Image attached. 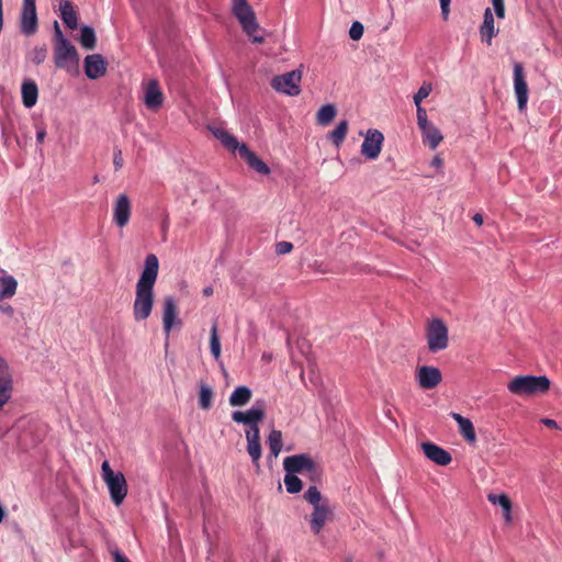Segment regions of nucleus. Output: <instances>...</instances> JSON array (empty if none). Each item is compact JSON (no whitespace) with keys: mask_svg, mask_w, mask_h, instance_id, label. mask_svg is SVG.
<instances>
[{"mask_svg":"<svg viewBox=\"0 0 562 562\" xmlns=\"http://www.w3.org/2000/svg\"><path fill=\"white\" fill-rule=\"evenodd\" d=\"M159 270V261L156 255L149 254L144 261V268L136 283L133 316L136 322H142L150 316L154 306V285Z\"/></svg>","mask_w":562,"mask_h":562,"instance_id":"1","label":"nucleus"},{"mask_svg":"<svg viewBox=\"0 0 562 562\" xmlns=\"http://www.w3.org/2000/svg\"><path fill=\"white\" fill-rule=\"evenodd\" d=\"M209 130L228 151L238 154L251 169L263 176L270 173L268 165L251 151L245 143H239L228 131L220 126H210Z\"/></svg>","mask_w":562,"mask_h":562,"instance_id":"2","label":"nucleus"},{"mask_svg":"<svg viewBox=\"0 0 562 562\" xmlns=\"http://www.w3.org/2000/svg\"><path fill=\"white\" fill-rule=\"evenodd\" d=\"M550 387V380L546 375H517L508 384V391L518 396H531L546 393Z\"/></svg>","mask_w":562,"mask_h":562,"instance_id":"3","label":"nucleus"},{"mask_svg":"<svg viewBox=\"0 0 562 562\" xmlns=\"http://www.w3.org/2000/svg\"><path fill=\"white\" fill-rule=\"evenodd\" d=\"M266 415V403L262 400L257 401L248 411H235L232 414V419L237 424L248 426L245 432L246 438L260 439L259 424L263 420Z\"/></svg>","mask_w":562,"mask_h":562,"instance_id":"4","label":"nucleus"},{"mask_svg":"<svg viewBox=\"0 0 562 562\" xmlns=\"http://www.w3.org/2000/svg\"><path fill=\"white\" fill-rule=\"evenodd\" d=\"M232 11L240 23L243 31L254 43L261 44L265 42L262 36L256 35V32L259 30V24L255 11L248 4L247 0H232Z\"/></svg>","mask_w":562,"mask_h":562,"instance_id":"5","label":"nucleus"},{"mask_svg":"<svg viewBox=\"0 0 562 562\" xmlns=\"http://www.w3.org/2000/svg\"><path fill=\"white\" fill-rule=\"evenodd\" d=\"M102 479L105 482L112 502L119 506L127 495V483L122 472H114L109 461H103L101 465Z\"/></svg>","mask_w":562,"mask_h":562,"instance_id":"6","label":"nucleus"},{"mask_svg":"<svg viewBox=\"0 0 562 562\" xmlns=\"http://www.w3.org/2000/svg\"><path fill=\"white\" fill-rule=\"evenodd\" d=\"M283 468L285 472L306 473L312 480H316L321 476V469L318 464L305 453L294 454L284 458Z\"/></svg>","mask_w":562,"mask_h":562,"instance_id":"7","label":"nucleus"},{"mask_svg":"<svg viewBox=\"0 0 562 562\" xmlns=\"http://www.w3.org/2000/svg\"><path fill=\"white\" fill-rule=\"evenodd\" d=\"M426 339L429 351L438 352L448 347V327L440 318L429 322L426 329Z\"/></svg>","mask_w":562,"mask_h":562,"instance_id":"8","label":"nucleus"},{"mask_svg":"<svg viewBox=\"0 0 562 562\" xmlns=\"http://www.w3.org/2000/svg\"><path fill=\"white\" fill-rule=\"evenodd\" d=\"M54 63L59 69L71 71L79 65V54L71 42L53 46Z\"/></svg>","mask_w":562,"mask_h":562,"instance_id":"9","label":"nucleus"},{"mask_svg":"<svg viewBox=\"0 0 562 562\" xmlns=\"http://www.w3.org/2000/svg\"><path fill=\"white\" fill-rule=\"evenodd\" d=\"M302 79V71L294 69L280 76H276L271 80V87L281 93L294 97L301 93L300 82Z\"/></svg>","mask_w":562,"mask_h":562,"instance_id":"10","label":"nucleus"},{"mask_svg":"<svg viewBox=\"0 0 562 562\" xmlns=\"http://www.w3.org/2000/svg\"><path fill=\"white\" fill-rule=\"evenodd\" d=\"M37 27L38 23L35 0H23L20 16L21 32L26 36H31L36 33Z\"/></svg>","mask_w":562,"mask_h":562,"instance_id":"11","label":"nucleus"},{"mask_svg":"<svg viewBox=\"0 0 562 562\" xmlns=\"http://www.w3.org/2000/svg\"><path fill=\"white\" fill-rule=\"evenodd\" d=\"M383 140L384 136L380 131L368 130L361 145V154L370 160L376 159L381 153Z\"/></svg>","mask_w":562,"mask_h":562,"instance_id":"12","label":"nucleus"},{"mask_svg":"<svg viewBox=\"0 0 562 562\" xmlns=\"http://www.w3.org/2000/svg\"><path fill=\"white\" fill-rule=\"evenodd\" d=\"M514 90L517 98L518 109L525 110L528 102V86L520 63L514 64Z\"/></svg>","mask_w":562,"mask_h":562,"instance_id":"13","label":"nucleus"},{"mask_svg":"<svg viewBox=\"0 0 562 562\" xmlns=\"http://www.w3.org/2000/svg\"><path fill=\"white\" fill-rule=\"evenodd\" d=\"M143 101L147 109L157 111L164 103V94L156 79H150L144 85Z\"/></svg>","mask_w":562,"mask_h":562,"instance_id":"14","label":"nucleus"},{"mask_svg":"<svg viewBox=\"0 0 562 562\" xmlns=\"http://www.w3.org/2000/svg\"><path fill=\"white\" fill-rule=\"evenodd\" d=\"M416 379L420 387L431 390L441 382L442 375L436 367L422 366L417 370Z\"/></svg>","mask_w":562,"mask_h":562,"instance_id":"15","label":"nucleus"},{"mask_svg":"<svg viewBox=\"0 0 562 562\" xmlns=\"http://www.w3.org/2000/svg\"><path fill=\"white\" fill-rule=\"evenodd\" d=\"M131 201L126 194H120L113 205V221L114 223L123 228L125 227L131 217Z\"/></svg>","mask_w":562,"mask_h":562,"instance_id":"16","label":"nucleus"},{"mask_svg":"<svg viewBox=\"0 0 562 562\" xmlns=\"http://www.w3.org/2000/svg\"><path fill=\"white\" fill-rule=\"evenodd\" d=\"M106 71V63L102 55L93 54L85 58V74L89 79H98Z\"/></svg>","mask_w":562,"mask_h":562,"instance_id":"17","label":"nucleus"},{"mask_svg":"<svg viewBox=\"0 0 562 562\" xmlns=\"http://www.w3.org/2000/svg\"><path fill=\"white\" fill-rule=\"evenodd\" d=\"M422 450L430 461L438 465H448L452 460L451 454L447 450L432 442H423Z\"/></svg>","mask_w":562,"mask_h":562,"instance_id":"18","label":"nucleus"},{"mask_svg":"<svg viewBox=\"0 0 562 562\" xmlns=\"http://www.w3.org/2000/svg\"><path fill=\"white\" fill-rule=\"evenodd\" d=\"M331 509L329 504H324L323 506H317L313 508V513L310 517L311 530L314 535H318L326 521H328L331 517Z\"/></svg>","mask_w":562,"mask_h":562,"instance_id":"19","label":"nucleus"},{"mask_svg":"<svg viewBox=\"0 0 562 562\" xmlns=\"http://www.w3.org/2000/svg\"><path fill=\"white\" fill-rule=\"evenodd\" d=\"M176 318H177L176 302L172 296H167L164 300V313H162L164 330L167 336H169Z\"/></svg>","mask_w":562,"mask_h":562,"instance_id":"20","label":"nucleus"},{"mask_svg":"<svg viewBox=\"0 0 562 562\" xmlns=\"http://www.w3.org/2000/svg\"><path fill=\"white\" fill-rule=\"evenodd\" d=\"M480 33L482 41H485L487 45H491L492 38L498 33V30L494 26V16L490 8H486L484 11V20L480 27Z\"/></svg>","mask_w":562,"mask_h":562,"instance_id":"21","label":"nucleus"},{"mask_svg":"<svg viewBox=\"0 0 562 562\" xmlns=\"http://www.w3.org/2000/svg\"><path fill=\"white\" fill-rule=\"evenodd\" d=\"M451 417L457 422L460 434L463 436V438L470 443L475 442L476 434L472 422L459 413H451Z\"/></svg>","mask_w":562,"mask_h":562,"instance_id":"22","label":"nucleus"},{"mask_svg":"<svg viewBox=\"0 0 562 562\" xmlns=\"http://www.w3.org/2000/svg\"><path fill=\"white\" fill-rule=\"evenodd\" d=\"M21 92L23 105L27 109L33 108L37 102L38 97V88L35 81L30 79L24 80L22 83Z\"/></svg>","mask_w":562,"mask_h":562,"instance_id":"23","label":"nucleus"},{"mask_svg":"<svg viewBox=\"0 0 562 562\" xmlns=\"http://www.w3.org/2000/svg\"><path fill=\"white\" fill-rule=\"evenodd\" d=\"M60 18L67 27L75 30L78 26V15L69 0L60 1L59 3Z\"/></svg>","mask_w":562,"mask_h":562,"instance_id":"24","label":"nucleus"},{"mask_svg":"<svg viewBox=\"0 0 562 562\" xmlns=\"http://www.w3.org/2000/svg\"><path fill=\"white\" fill-rule=\"evenodd\" d=\"M252 392L246 385L237 386L231 394L228 402L233 407H241L249 403L251 400Z\"/></svg>","mask_w":562,"mask_h":562,"instance_id":"25","label":"nucleus"},{"mask_svg":"<svg viewBox=\"0 0 562 562\" xmlns=\"http://www.w3.org/2000/svg\"><path fill=\"white\" fill-rule=\"evenodd\" d=\"M424 137V142L429 145L431 149H436L442 140L441 132L432 124L420 128Z\"/></svg>","mask_w":562,"mask_h":562,"instance_id":"26","label":"nucleus"},{"mask_svg":"<svg viewBox=\"0 0 562 562\" xmlns=\"http://www.w3.org/2000/svg\"><path fill=\"white\" fill-rule=\"evenodd\" d=\"M18 288V282L12 276L0 278V299L12 297Z\"/></svg>","mask_w":562,"mask_h":562,"instance_id":"27","label":"nucleus"},{"mask_svg":"<svg viewBox=\"0 0 562 562\" xmlns=\"http://www.w3.org/2000/svg\"><path fill=\"white\" fill-rule=\"evenodd\" d=\"M487 499L494 505H499L504 510L505 519L510 521L512 502L506 494H488Z\"/></svg>","mask_w":562,"mask_h":562,"instance_id":"28","label":"nucleus"},{"mask_svg":"<svg viewBox=\"0 0 562 562\" xmlns=\"http://www.w3.org/2000/svg\"><path fill=\"white\" fill-rule=\"evenodd\" d=\"M80 44L86 49H93L97 43V36L94 30L89 25H82L80 27Z\"/></svg>","mask_w":562,"mask_h":562,"instance_id":"29","label":"nucleus"},{"mask_svg":"<svg viewBox=\"0 0 562 562\" xmlns=\"http://www.w3.org/2000/svg\"><path fill=\"white\" fill-rule=\"evenodd\" d=\"M336 114L337 110L334 104H325L318 110L316 114L317 123L322 126H326L331 123Z\"/></svg>","mask_w":562,"mask_h":562,"instance_id":"30","label":"nucleus"},{"mask_svg":"<svg viewBox=\"0 0 562 562\" xmlns=\"http://www.w3.org/2000/svg\"><path fill=\"white\" fill-rule=\"evenodd\" d=\"M270 449V453L276 458L282 450V432L277 429H272L267 440Z\"/></svg>","mask_w":562,"mask_h":562,"instance_id":"31","label":"nucleus"},{"mask_svg":"<svg viewBox=\"0 0 562 562\" xmlns=\"http://www.w3.org/2000/svg\"><path fill=\"white\" fill-rule=\"evenodd\" d=\"M304 499L313 505L314 507L323 506L324 504H328L327 499L322 498V494L316 486H310L304 493Z\"/></svg>","mask_w":562,"mask_h":562,"instance_id":"32","label":"nucleus"},{"mask_svg":"<svg viewBox=\"0 0 562 562\" xmlns=\"http://www.w3.org/2000/svg\"><path fill=\"white\" fill-rule=\"evenodd\" d=\"M347 132L348 122L344 120L331 131L329 138L336 146H339L346 138Z\"/></svg>","mask_w":562,"mask_h":562,"instance_id":"33","label":"nucleus"},{"mask_svg":"<svg viewBox=\"0 0 562 562\" xmlns=\"http://www.w3.org/2000/svg\"><path fill=\"white\" fill-rule=\"evenodd\" d=\"M247 440V452L251 458L254 464L259 465V460L261 458V445L260 439H250Z\"/></svg>","mask_w":562,"mask_h":562,"instance_id":"34","label":"nucleus"},{"mask_svg":"<svg viewBox=\"0 0 562 562\" xmlns=\"http://www.w3.org/2000/svg\"><path fill=\"white\" fill-rule=\"evenodd\" d=\"M284 485L286 492L290 494H296L302 490V481L294 473L286 472L284 476Z\"/></svg>","mask_w":562,"mask_h":562,"instance_id":"35","label":"nucleus"},{"mask_svg":"<svg viewBox=\"0 0 562 562\" xmlns=\"http://www.w3.org/2000/svg\"><path fill=\"white\" fill-rule=\"evenodd\" d=\"M212 397H213L212 389L209 385H206L205 383H201L200 398H199L200 407L202 409H210L212 406Z\"/></svg>","mask_w":562,"mask_h":562,"instance_id":"36","label":"nucleus"},{"mask_svg":"<svg viewBox=\"0 0 562 562\" xmlns=\"http://www.w3.org/2000/svg\"><path fill=\"white\" fill-rule=\"evenodd\" d=\"M210 348L211 353L213 355L215 360H218L221 357V342L220 337L217 334V325L216 323L213 324L210 333Z\"/></svg>","mask_w":562,"mask_h":562,"instance_id":"37","label":"nucleus"},{"mask_svg":"<svg viewBox=\"0 0 562 562\" xmlns=\"http://www.w3.org/2000/svg\"><path fill=\"white\" fill-rule=\"evenodd\" d=\"M12 389H13L12 378L0 381V409L11 398Z\"/></svg>","mask_w":562,"mask_h":562,"instance_id":"38","label":"nucleus"},{"mask_svg":"<svg viewBox=\"0 0 562 562\" xmlns=\"http://www.w3.org/2000/svg\"><path fill=\"white\" fill-rule=\"evenodd\" d=\"M47 57V47L46 45L35 46L30 53V58L35 65H41L45 61Z\"/></svg>","mask_w":562,"mask_h":562,"instance_id":"39","label":"nucleus"},{"mask_svg":"<svg viewBox=\"0 0 562 562\" xmlns=\"http://www.w3.org/2000/svg\"><path fill=\"white\" fill-rule=\"evenodd\" d=\"M432 91V85L424 81L418 91L414 94L415 105H420L422 101L426 99Z\"/></svg>","mask_w":562,"mask_h":562,"instance_id":"40","label":"nucleus"},{"mask_svg":"<svg viewBox=\"0 0 562 562\" xmlns=\"http://www.w3.org/2000/svg\"><path fill=\"white\" fill-rule=\"evenodd\" d=\"M53 46L70 42L63 33L57 21L54 22Z\"/></svg>","mask_w":562,"mask_h":562,"instance_id":"41","label":"nucleus"},{"mask_svg":"<svg viewBox=\"0 0 562 562\" xmlns=\"http://www.w3.org/2000/svg\"><path fill=\"white\" fill-rule=\"evenodd\" d=\"M416 114H417V125L419 128H423L430 124L427 117V112L422 105H416Z\"/></svg>","mask_w":562,"mask_h":562,"instance_id":"42","label":"nucleus"},{"mask_svg":"<svg viewBox=\"0 0 562 562\" xmlns=\"http://www.w3.org/2000/svg\"><path fill=\"white\" fill-rule=\"evenodd\" d=\"M363 35V25L356 21L352 23L350 30H349V36L353 41H358Z\"/></svg>","mask_w":562,"mask_h":562,"instance_id":"43","label":"nucleus"},{"mask_svg":"<svg viewBox=\"0 0 562 562\" xmlns=\"http://www.w3.org/2000/svg\"><path fill=\"white\" fill-rule=\"evenodd\" d=\"M293 249V245L290 241H280L276 245V252L278 255L289 254Z\"/></svg>","mask_w":562,"mask_h":562,"instance_id":"44","label":"nucleus"},{"mask_svg":"<svg viewBox=\"0 0 562 562\" xmlns=\"http://www.w3.org/2000/svg\"><path fill=\"white\" fill-rule=\"evenodd\" d=\"M495 14L498 19H504L505 16V4L504 0H492Z\"/></svg>","mask_w":562,"mask_h":562,"instance_id":"45","label":"nucleus"},{"mask_svg":"<svg viewBox=\"0 0 562 562\" xmlns=\"http://www.w3.org/2000/svg\"><path fill=\"white\" fill-rule=\"evenodd\" d=\"M11 378L12 376L7 361L0 356V381Z\"/></svg>","mask_w":562,"mask_h":562,"instance_id":"46","label":"nucleus"},{"mask_svg":"<svg viewBox=\"0 0 562 562\" xmlns=\"http://www.w3.org/2000/svg\"><path fill=\"white\" fill-rule=\"evenodd\" d=\"M123 156L122 150L120 148L114 149V156H113V165L115 170H120L123 167Z\"/></svg>","mask_w":562,"mask_h":562,"instance_id":"47","label":"nucleus"},{"mask_svg":"<svg viewBox=\"0 0 562 562\" xmlns=\"http://www.w3.org/2000/svg\"><path fill=\"white\" fill-rule=\"evenodd\" d=\"M439 1H440L442 16L446 20L449 14L450 0H439Z\"/></svg>","mask_w":562,"mask_h":562,"instance_id":"48","label":"nucleus"},{"mask_svg":"<svg viewBox=\"0 0 562 562\" xmlns=\"http://www.w3.org/2000/svg\"><path fill=\"white\" fill-rule=\"evenodd\" d=\"M540 423L543 424L544 426L549 427V428H553V429L559 428L557 422L551 419V418H547V417L546 418H541Z\"/></svg>","mask_w":562,"mask_h":562,"instance_id":"49","label":"nucleus"},{"mask_svg":"<svg viewBox=\"0 0 562 562\" xmlns=\"http://www.w3.org/2000/svg\"><path fill=\"white\" fill-rule=\"evenodd\" d=\"M0 311H1L3 314L8 315V316H12V315H13V313H14L13 307H12L10 304H8V303H5V304H0Z\"/></svg>","mask_w":562,"mask_h":562,"instance_id":"50","label":"nucleus"},{"mask_svg":"<svg viewBox=\"0 0 562 562\" xmlns=\"http://www.w3.org/2000/svg\"><path fill=\"white\" fill-rule=\"evenodd\" d=\"M114 558V562H130L125 555H123L119 550H114L112 552Z\"/></svg>","mask_w":562,"mask_h":562,"instance_id":"51","label":"nucleus"},{"mask_svg":"<svg viewBox=\"0 0 562 562\" xmlns=\"http://www.w3.org/2000/svg\"><path fill=\"white\" fill-rule=\"evenodd\" d=\"M46 136V131L44 128H40L36 132V140L38 143H43Z\"/></svg>","mask_w":562,"mask_h":562,"instance_id":"52","label":"nucleus"},{"mask_svg":"<svg viewBox=\"0 0 562 562\" xmlns=\"http://www.w3.org/2000/svg\"><path fill=\"white\" fill-rule=\"evenodd\" d=\"M168 227H169V217H168V214H166L164 220H162V223H161V231H162L164 234L167 233Z\"/></svg>","mask_w":562,"mask_h":562,"instance_id":"53","label":"nucleus"},{"mask_svg":"<svg viewBox=\"0 0 562 562\" xmlns=\"http://www.w3.org/2000/svg\"><path fill=\"white\" fill-rule=\"evenodd\" d=\"M473 221H474L475 224L482 225L483 224V216L481 214L476 213L473 216Z\"/></svg>","mask_w":562,"mask_h":562,"instance_id":"54","label":"nucleus"},{"mask_svg":"<svg viewBox=\"0 0 562 562\" xmlns=\"http://www.w3.org/2000/svg\"><path fill=\"white\" fill-rule=\"evenodd\" d=\"M431 164H432V166H435V167H441V165H442V160H441V158H439V157H435Z\"/></svg>","mask_w":562,"mask_h":562,"instance_id":"55","label":"nucleus"},{"mask_svg":"<svg viewBox=\"0 0 562 562\" xmlns=\"http://www.w3.org/2000/svg\"><path fill=\"white\" fill-rule=\"evenodd\" d=\"M3 25V11H2V0H0V31L2 30Z\"/></svg>","mask_w":562,"mask_h":562,"instance_id":"56","label":"nucleus"},{"mask_svg":"<svg viewBox=\"0 0 562 562\" xmlns=\"http://www.w3.org/2000/svg\"><path fill=\"white\" fill-rule=\"evenodd\" d=\"M213 293V289L211 286H206L204 290H203V294L209 296Z\"/></svg>","mask_w":562,"mask_h":562,"instance_id":"57","label":"nucleus"},{"mask_svg":"<svg viewBox=\"0 0 562 562\" xmlns=\"http://www.w3.org/2000/svg\"><path fill=\"white\" fill-rule=\"evenodd\" d=\"M5 515L3 506L0 504V522L2 521L3 517Z\"/></svg>","mask_w":562,"mask_h":562,"instance_id":"58","label":"nucleus"}]
</instances>
